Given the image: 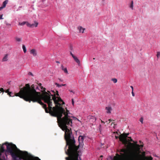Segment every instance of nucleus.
Returning <instances> with one entry per match:
<instances>
[{"label":"nucleus","mask_w":160,"mask_h":160,"mask_svg":"<svg viewBox=\"0 0 160 160\" xmlns=\"http://www.w3.org/2000/svg\"><path fill=\"white\" fill-rule=\"evenodd\" d=\"M55 84L58 87H61V86H66V84H61V85H60L57 82H55Z\"/></svg>","instance_id":"obj_17"},{"label":"nucleus","mask_w":160,"mask_h":160,"mask_svg":"<svg viewBox=\"0 0 160 160\" xmlns=\"http://www.w3.org/2000/svg\"><path fill=\"white\" fill-rule=\"evenodd\" d=\"M6 24L7 25H10V24L8 23H6Z\"/></svg>","instance_id":"obj_40"},{"label":"nucleus","mask_w":160,"mask_h":160,"mask_svg":"<svg viewBox=\"0 0 160 160\" xmlns=\"http://www.w3.org/2000/svg\"><path fill=\"white\" fill-rule=\"evenodd\" d=\"M70 50H73V48L72 46H70Z\"/></svg>","instance_id":"obj_39"},{"label":"nucleus","mask_w":160,"mask_h":160,"mask_svg":"<svg viewBox=\"0 0 160 160\" xmlns=\"http://www.w3.org/2000/svg\"><path fill=\"white\" fill-rule=\"evenodd\" d=\"M61 68L62 69V70L64 72L68 74V71L66 68H64V66L62 64L61 66Z\"/></svg>","instance_id":"obj_15"},{"label":"nucleus","mask_w":160,"mask_h":160,"mask_svg":"<svg viewBox=\"0 0 160 160\" xmlns=\"http://www.w3.org/2000/svg\"><path fill=\"white\" fill-rule=\"evenodd\" d=\"M5 92H6L7 93H8H8L9 92H9V90H8H8H6V91H5Z\"/></svg>","instance_id":"obj_37"},{"label":"nucleus","mask_w":160,"mask_h":160,"mask_svg":"<svg viewBox=\"0 0 160 160\" xmlns=\"http://www.w3.org/2000/svg\"><path fill=\"white\" fill-rule=\"evenodd\" d=\"M139 142H140V143L141 144V143H142V142H141V141H139Z\"/></svg>","instance_id":"obj_45"},{"label":"nucleus","mask_w":160,"mask_h":160,"mask_svg":"<svg viewBox=\"0 0 160 160\" xmlns=\"http://www.w3.org/2000/svg\"><path fill=\"white\" fill-rule=\"evenodd\" d=\"M148 160H152V157H150L149 158H148Z\"/></svg>","instance_id":"obj_33"},{"label":"nucleus","mask_w":160,"mask_h":160,"mask_svg":"<svg viewBox=\"0 0 160 160\" xmlns=\"http://www.w3.org/2000/svg\"><path fill=\"white\" fill-rule=\"evenodd\" d=\"M133 1H132L131 2V5L130 6V7L132 8V9H133Z\"/></svg>","instance_id":"obj_21"},{"label":"nucleus","mask_w":160,"mask_h":160,"mask_svg":"<svg viewBox=\"0 0 160 160\" xmlns=\"http://www.w3.org/2000/svg\"><path fill=\"white\" fill-rule=\"evenodd\" d=\"M38 25V23L37 22H34V23L30 24L29 23H27V26L30 28H33L34 27H37Z\"/></svg>","instance_id":"obj_8"},{"label":"nucleus","mask_w":160,"mask_h":160,"mask_svg":"<svg viewBox=\"0 0 160 160\" xmlns=\"http://www.w3.org/2000/svg\"><path fill=\"white\" fill-rule=\"evenodd\" d=\"M137 142H135L134 144H133V143H132L131 142H129V144L130 145H131L132 146H133L135 148L136 151H132L131 150H130V151L131 152H134L135 153L136 155L137 156V157L136 159V160H138V156L137 154L136 151H137V152L139 151L140 150L141 147H143V145H142V144L139 145L138 144H137Z\"/></svg>","instance_id":"obj_6"},{"label":"nucleus","mask_w":160,"mask_h":160,"mask_svg":"<svg viewBox=\"0 0 160 160\" xmlns=\"http://www.w3.org/2000/svg\"><path fill=\"white\" fill-rule=\"evenodd\" d=\"M99 126H100V127H101V125H100Z\"/></svg>","instance_id":"obj_49"},{"label":"nucleus","mask_w":160,"mask_h":160,"mask_svg":"<svg viewBox=\"0 0 160 160\" xmlns=\"http://www.w3.org/2000/svg\"><path fill=\"white\" fill-rule=\"evenodd\" d=\"M16 40L18 42H20L21 40V39L18 38H15Z\"/></svg>","instance_id":"obj_26"},{"label":"nucleus","mask_w":160,"mask_h":160,"mask_svg":"<svg viewBox=\"0 0 160 160\" xmlns=\"http://www.w3.org/2000/svg\"><path fill=\"white\" fill-rule=\"evenodd\" d=\"M105 110L106 111V112L107 113L110 114L111 113V111L112 110V108L110 106L106 107L105 108Z\"/></svg>","instance_id":"obj_11"},{"label":"nucleus","mask_w":160,"mask_h":160,"mask_svg":"<svg viewBox=\"0 0 160 160\" xmlns=\"http://www.w3.org/2000/svg\"><path fill=\"white\" fill-rule=\"evenodd\" d=\"M41 85V83L39 84L41 89L43 90L42 91L43 94L41 96L42 99L48 104V109L46 104L43 103L41 100L40 92L36 91L37 89L38 88V86L35 88L34 84L30 86L29 84H26L25 86L20 89L18 93H15V96L29 102L31 101L37 102L44 108L46 113H49L51 116L57 118V122L59 127L71 126L72 120L71 119V117L68 115L70 114L69 111L67 109L66 111L62 107L60 106L64 104V102L60 97L56 96V95L59 96L58 91H56L55 94L54 91H52L54 94H52L49 91L46 92L45 88L42 86ZM72 117L77 119L74 117Z\"/></svg>","instance_id":"obj_1"},{"label":"nucleus","mask_w":160,"mask_h":160,"mask_svg":"<svg viewBox=\"0 0 160 160\" xmlns=\"http://www.w3.org/2000/svg\"><path fill=\"white\" fill-rule=\"evenodd\" d=\"M115 137H116V139H117V138H118V136H115Z\"/></svg>","instance_id":"obj_44"},{"label":"nucleus","mask_w":160,"mask_h":160,"mask_svg":"<svg viewBox=\"0 0 160 160\" xmlns=\"http://www.w3.org/2000/svg\"><path fill=\"white\" fill-rule=\"evenodd\" d=\"M4 145H5V143L3 144L2 145L0 144V153H1L5 151L4 148L3 146Z\"/></svg>","instance_id":"obj_12"},{"label":"nucleus","mask_w":160,"mask_h":160,"mask_svg":"<svg viewBox=\"0 0 160 160\" xmlns=\"http://www.w3.org/2000/svg\"><path fill=\"white\" fill-rule=\"evenodd\" d=\"M157 57L158 58L160 57V52H157Z\"/></svg>","instance_id":"obj_23"},{"label":"nucleus","mask_w":160,"mask_h":160,"mask_svg":"<svg viewBox=\"0 0 160 160\" xmlns=\"http://www.w3.org/2000/svg\"><path fill=\"white\" fill-rule=\"evenodd\" d=\"M130 87L131 88L132 91H133V86H130Z\"/></svg>","instance_id":"obj_36"},{"label":"nucleus","mask_w":160,"mask_h":160,"mask_svg":"<svg viewBox=\"0 0 160 160\" xmlns=\"http://www.w3.org/2000/svg\"><path fill=\"white\" fill-rule=\"evenodd\" d=\"M8 60V55H6L3 58L2 61H6Z\"/></svg>","instance_id":"obj_18"},{"label":"nucleus","mask_w":160,"mask_h":160,"mask_svg":"<svg viewBox=\"0 0 160 160\" xmlns=\"http://www.w3.org/2000/svg\"><path fill=\"white\" fill-rule=\"evenodd\" d=\"M109 122L108 123H109L110 122L112 121H113V120H112V119H109Z\"/></svg>","instance_id":"obj_38"},{"label":"nucleus","mask_w":160,"mask_h":160,"mask_svg":"<svg viewBox=\"0 0 160 160\" xmlns=\"http://www.w3.org/2000/svg\"><path fill=\"white\" fill-rule=\"evenodd\" d=\"M132 96L133 97H134L135 96V94H134V93L132 91Z\"/></svg>","instance_id":"obj_34"},{"label":"nucleus","mask_w":160,"mask_h":160,"mask_svg":"<svg viewBox=\"0 0 160 160\" xmlns=\"http://www.w3.org/2000/svg\"><path fill=\"white\" fill-rule=\"evenodd\" d=\"M7 151L10 154L13 160H20V157H22L24 160H41L38 157H34L29 155L27 152L19 150L15 144L12 143L6 142Z\"/></svg>","instance_id":"obj_3"},{"label":"nucleus","mask_w":160,"mask_h":160,"mask_svg":"<svg viewBox=\"0 0 160 160\" xmlns=\"http://www.w3.org/2000/svg\"><path fill=\"white\" fill-rule=\"evenodd\" d=\"M71 92H72V91H70Z\"/></svg>","instance_id":"obj_47"},{"label":"nucleus","mask_w":160,"mask_h":160,"mask_svg":"<svg viewBox=\"0 0 160 160\" xmlns=\"http://www.w3.org/2000/svg\"><path fill=\"white\" fill-rule=\"evenodd\" d=\"M28 74L29 75H31L32 76H33L32 73L31 72H29Z\"/></svg>","instance_id":"obj_29"},{"label":"nucleus","mask_w":160,"mask_h":160,"mask_svg":"<svg viewBox=\"0 0 160 160\" xmlns=\"http://www.w3.org/2000/svg\"><path fill=\"white\" fill-rule=\"evenodd\" d=\"M137 156L135 153L126 148L120 150V154L117 153L113 160H136Z\"/></svg>","instance_id":"obj_4"},{"label":"nucleus","mask_w":160,"mask_h":160,"mask_svg":"<svg viewBox=\"0 0 160 160\" xmlns=\"http://www.w3.org/2000/svg\"><path fill=\"white\" fill-rule=\"evenodd\" d=\"M22 47L24 53H26V52L27 50L25 46L24 45H23Z\"/></svg>","instance_id":"obj_20"},{"label":"nucleus","mask_w":160,"mask_h":160,"mask_svg":"<svg viewBox=\"0 0 160 160\" xmlns=\"http://www.w3.org/2000/svg\"><path fill=\"white\" fill-rule=\"evenodd\" d=\"M28 23L27 22H23L22 23L19 22V25H21V26H23L25 25V24H26V25H27V23Z\"/></svg>","instance_id":"obj_19"},{"label":"nucleus","mask_w":160,"mask_h":160,"mask_svg":"<svg viewBox=\"0 0 160 160\" xmlns=\"http://www.w3.org/2000/svg\"><path fill=\"white\" fill-rule=\"evenodd\" d=\"M8 94L10 97H13L14 96V95H12V94L11 92H9Z\"/></svg>","instance_id":"obj_27"},{"label":"nucleus","mask_w":160,"mask_h":160,"mask_svg":"<svg viewBox=\"0 0 160 160\" xmlns=\"http://www.w3.org/2000/svg\"><path fill=\"white\" fill-rule=\"evenodd\" d=\"M73 58L74 59V61L78 63V65L79 66H80L81 65V63H80V61L78 58L77 57H76L75 56Z\"/></svg>","instance_id":"obj_14"},{"label":"nucleus","mask_w":160,"mask_h":160,"mask_svg":"<svg viewBox=\"0 0 160 160\" xmlns=\"http://www.w3.org/2000/svg\"><path fill=\"white\" fill-rule=\"evenodd\" d=\"M70 54L72 56V57L73 58L75 56L72 53V52H70Z\"/></svg>","instance_id":"obj_32"},{"label":"nucleus","mask_w":160,"mask_h":160,"mask_svg":"<svg viewBox=\"0 0 160 160\" xmlns=\"http://www.w3.org/2000/svg\"><path fill=\"white\" fill-rule=\"evenodd\" d=\"M30 53L32 54L34 56H35L37 55L36 51L35 49H32L30 51Z\"/></svg>","instance_id":"obj_13"},{"label":"nucleus","mask_w":160,"mask_h":160,"mask_svg":"<svg viewBox=\"0 0 160 160\" xmlns=\"http://www.w3.org/2000/svg\"><path fill=\"white\" fill-rule=\"evenodd\" d=\"M90 120H92L93 122H95L96 120V119L94 117H92L90 118Z\"/></svg>","instance_id":"obj_24"},{"label":"nucleus","mask_w":160,"mask_h":160,"mask_svg":"<svg viewBox=\"0 0 160 160\" xmlns=\"http://www.w3.org/2000/svg\"><path fill=\"white\" fill-rule=\"evenodd\" d=\"M143 117H141L139 120L141 122L142 124L143 123Z\"/></svg>","instance_id":"obj_25"},{"label":"nucleus","mask_w":160,"mask_h":160,"mask_svg":"<svg viewBox=\"0 0 160 160\" xmlns=\"http://www.w3.org/2000/svg\"><path fill=\"white\" fill-rule=\"evenodd\" d=\"M3 15H0V19H3V18H2Z\"/></svg>","instance_id":"obj_35"},{"label":"nucleus","mask_w":160,"mask_h":160,"mask_svg":"<svg viewBox=\"0 0 160 160\" xmlns=\"http://www.w3.org/2000/svg\"><path fill=\"white\" fill-rule=\"evenodd\" d=\"M129 135V133H123L121 134L119 137V139L120 141H121L122 143L126 145L128 143L129 144V139H127V137H128V136Z\"/></svg>","instance_id":"obj_5"},{"label":"nucleus","mask_w":160,"mask_h":160,"mask_svg":"<svg viewBox=\"0 0 160 160\" xmlns=\"http://www.w3.org/2000/svg\"><path fill=\"white\" fill-rule=\"evenodd\" d=\"M56 62L57 63H60V62H59V61H56Z\"/></svg>","instance_id":"obj_41"},{"label":"nucleus","mask_w":160,"mask_h":160,"mask_svg":"<svg viewBox=\"0 0 160 160\" xmlns=\"http://www.w3.org/2000/svg\"><path fill=\"white\" fill-rule=\"evenodd\" d=\"M93 59H95V58H93Z\"/></svg>","instance_id":"obj_48"},{"label":"nucleus","mask_w":160,"mask_h":160,"mask_svg":"<svg viewBox=\"0 0 160 160\" xmlns=\"http://www.w3.org/2000/svg\"><path fill=\"white\" fill-rule=\"evenodd\" d=\"M78 29L79 31L80 32L83 33L85 29L83 28L82 27L79 26L78 27Z\"/></svg>","instance_id":"obj_16"},{"label":"nucleus","mask_w":160,"mask_h":160,"mask_svg":"<svg viewBox=\"0 0 160 160\" xmlns=\"http://www.w3.org/2000/svg\"><path fill=\"white\" fill-rule=\"evenodd\" d=\"M8 0H5L3 2L2 6L0 7V11L2 10V9L6 7L7 4L8 2Z\"/></svg>","instance_id":"obj_9"},{"label":"nucleus","mask_w":160,"mask_h":160,"mask_svg":"<svg viewBox=\"0 0 160 160\" xmlns=\"http://www.w3.org/2000/svg\"><path fill=\"white\" fill-rule=\"evenodd\" d=\"M101 122L102 123H103L104 124H105V122H103V121H102V120H101Z\"/></svg>","instance_id":"obj_43"},{"label":"nucleus","mask_w":160,"mask_h":160,"mask_svg":"<svg viewBox=\"0 0 160 160\" xmlns=\"http://www.w3.org/2000/svg\"><path fill=\"white\" fill-rule=\"evenodd\" d=\"M112 81L114 83H116L117 82V80L115 78H112Z\"/></svg>","instance_id":"obj_22"},{"label":"nucleus","mask_w":160,"mask_h":160,"mask_svg":"<svg viewBox=\"0 0 160 160\" xmlns=\"http://www.w3.org/2000/svg\"><path fill=\"white\" fill-rule=\"evenodd\" d=\"M72 105L74 106V101L73 99H72Z\"/></svg>","instance_id":"obj_30"},{"label":"nucleus","mask_w":160,"mask_h":160,"mask_svg":"<svg viewBox=\"0 0 160 160\" xmlns=\"http://www.w3.org/2000/svg\"><path fill=\"white\" fill-rule=\"evenodd\" d=\"M128 138H130V141L131 142H133L135 143V142H134V141L131 138V137H128Z\"/></svg>","instance_id":"obj_31"},{"label":"nucleus","mask_w":160,"mask_h":160,"mask_svg":"<svg viewBox=\"0 0 160 160\" xmlns=\"http://www.w3.org/2000/svg\"><path fill=\"white\" fill-rule=\"evenodd\" d=\"M85 136H79L78 138V141L79 143V145L76 146L75 144V146L77 148V150L79 147L82 148L84 145L83 140Z\"/></svg>","instance_id":"obj_7"},{"label":"nucleus","mask_w":160,"mask_h":160,"mask_svg":"<svg viewBox=\"0 0 160 160\" xmlns=\"http://www.w3.org/2000/svg\"><path fill=\"white\" fill-rule=\"evenodd\" d=\"M4 91V90L2 88H0V93L2 92H3Z\"/></svg>","instance_id":"obj_28"},{"label":"nucleus","mask_w":160,"mask_h":160,"mask_svg":"<svg viewBox=\"0 0 160 160\" xmlns=\"http://www.w3.org/2000/svg\"><path fill=\"white\" fill-rule=\"evenodd\" d=\"M63 131H65L64 138L66 142L67 145L68 146V148L66 151L68 157L66 158V160H81L79 153L80 151H77V148L75 146V141L72 134L71 129L68 128V126L60 127Z\"/></svg>","instance_id":"obj_2"},{"label":"nucleus","mask_w":160,"mask_h":160,"mask_svg":"<svg viewBox=\"0 0 160 160\" xmlns=\"http://www.w3.org/2000/svg\"><path fill=\"white\" fill-rule=\"evenodd\" d=\"M7 158V155L6 154H2L0 153V160H6Z\"/></svg>","instance_id":"obj_10"},{"label":"nucleus","mask_w":160,"mask_h":160,"mask_svg":"<svg viewBox=\"0 0 160 160\" xmlns=\"http://www.w3.org/2000/svg\"><path fill=\"white\" fill-rule=\"evenodd\" d=\"M102 157V156H100V157Z\"/></svg>","instance_id":"obj_46"},{"label":"nucleus","mask_w":160,"mask_h":160,"mask_svg":"<svg viewBox=\"0 0 160 160\" xmlns=\"http://www.w3.org/2000/svg\"><path fill=\"white\" fill-rule=\"evenodd\" d=\"M59 79L61 82H62L63 81V80L61 79Z\"/></svg>","instance_id":"obj_42"}]
</instances>
